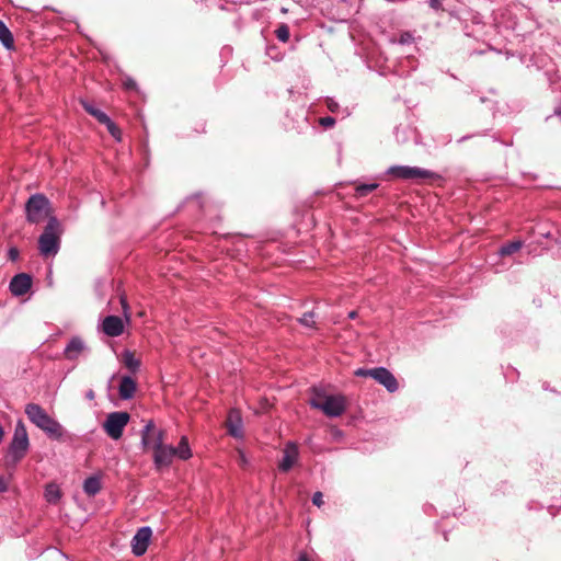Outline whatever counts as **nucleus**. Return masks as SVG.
Wrapping results in <instances>:
<instances>
[{
  "mask_svg": "<svg viewBox=\"0 0 561 561\" xmlns=\"http://www.w3.org/2000/svg\"><path fill=\"white\" fill-rule=\"evenodd\" d=\"M144 448L153 449L152 461L157 470L169 468L175 458L174 446L164 443L165 433L157 430L152 420L148 421L140 432Z\"/></svg>",
  "mask_w": 561,
  "mask_h": 561,
  "instance_id": "f257e3e1",
  "label": "nucleus"
},
{
  "mask_svg": "<svg viewBox=\"0 0 561 561\" xmlns=\"http://www.w3.org/2000/svg\"><path fill=\"white\" fill-rule=\"evenodd\" d=\"M25 414L28 420L53 439H61L64 435L62 425L50 417L47 412L36 403H28L25 407Z\"/></svg>",
  "mask_w": 561,
  "mask_h": 561,
  "instance_id": "f03ea898",
  "label": "nucleus"
},
{
  "mask_svg": "<svg viewBox=\"0 0 561 561\" xmlns=\"http://www.w3.org/2000/svg\"><path fill=\"white\" fill-rule=\"evenodd\" d=\"M62 228L55 216H50L38 238V250L43 256H55L60 249V237Z\"/></svg>",
  "mask_w": 561,
  "mask_h": 561,
  "instance_id": "7ed1b4c3",
  "label": "nucleus"
},
{
  "mask_svg": "<svg viewBox=\"0 0 561 561\" xmlns=\"http://www.w3.org/2000/svg\"><path fill=\"white\" fill-rule=\"evenodd\" d=\"M25 218L28 224L37 225L51 215L50 201L42 193L32 194L25 203Z\"/></svg>",
  "mask_w": 561,
  "mask_h": 561,
  "instance_id": "20e7f679",
  "label": "nucleus"
},
{
  "mask_svg": "<svg viewBox=\"0 0 561 561\" xmlns=\"http://www.w3.org/2000/svg\"><path fill=\"white\" fill-rule=\"evenodd\" d=\"M386 175L405 181L440 180L442 176L427 169L411 165H391L385 171Z\"/></svg>",
  "mask_w": 561,
  "mask_h": 561,
  "instance_id": "39448f33",
  "label": "nucleus"
},
{
  "mask_svg": "<svg viewBox=\"0 0 561 561\" xmlns=\"http://www.w3.org/2000/svg\"><path fill=\"white\" fill-rule=\"evenodd\" d=\"M30 447V440L26 427L22 421H18L15 424L13 437L9 445L8 457L12 462L16 463L21 461Z\"/></svg>",
  "mask_w": 561,
  "mask_h": 561,
  "instance_id": "423d86ee",
  "label": "nucleus"
},
{
  "mask_svg": "<svg viewBox=\"0 0 561 561\" xmlns=\"http://www.w3.org/2000/svg\"><path fill=\"white\" fill-rule=\"evenodd\" d=\"M310 405L321 410L330 417H337L342 415L345 410V402L341 396H327L322 401L320 399H311Z\"/></svg>",
  "mask_w": 561,
  "mask_h": 561,
  "instance_id": "0eeeda50",
  "label": "nucleus"
},
{
  "mask_svg": "<svg viewBox=\"0 0 561 561\" xmlns=\"http://www.w3.org/2000/svg\"><path fill=\"white\" fill-rule=\"evenodd\" d=\"M129 419L127 412H112L107 414L103 428L112 439H119Z\"/></svg>",
  "mask_w": 561,
  "mask_h": 561,
  "instance_id": "6e6552de",
  "label": "nucleus"
},
{
  "mask_svg": "<svg viewBox=\"0 0 561 561\" xmlns=\"http://www.w3.org/2000/svg\"><path fill=\"white\" fill-rule=\"evenodd\" d=\"M152 536V529L149 526L140 527L131 539V551L136 557H141L146 553L150 539Z\"/></svg>",
  "mask_w": 561,
  "mask_h": 561,
  "instance_id": "1a4fd4ad",
  "label": "nucleus"
},
{
  "mask_svg": "<svg viewBox=\"0 0 561 561\" xmlns=\"http://www.w3.org/2000/svg\"><path fill=\"white\" fill-rule=\"evenodd\" d=\"M373 374V379L376 380L378 383L382 385L387 389V391L392 393L398 390L399 385L396 377L386 367H375Z\"/></svg>",
  "mask_w": 561,
  "mask_h": 561,
  "instance_id": "9d476101",
  "label": "nucleus"
},
{
  "mask_svg": "<svg viewBox=\"0 0 561 561\" xmlns=\"http://www.w3.org/2000/svg\"><path fill=\"white\" fill-rule=\"evenodd\" d=\"M32 287V277L26 273H20L12 277L9 284L11 294L15 297L25 295Z\"/></svg>",
  "mask_w": 561,
  "mask_h": 561,
  "instance_id": "9b49d317",
  "label": "nucleus"
},
{
  "mask_svg": "<svg viewBox=\"0 0 561 561\" xmlns=\"http://www.w3.org/2000/svg\"><path fill=\"white\" fill-rule=\"evenodd\" d=\"M299 456L298 447L294 442H288L283 450V458L279 461L278 468L283 472L289 471Z\"/></svg>",
  "mask_w": 561,
  "mask_h": 561,
  "instance_id": "f8f14e48",
  "label": "nucleus"
},
{
  "mask_svg": "<svg viewBox=\"0 0 561 561\" xmlns=\"http://www.w3.org/2000/svg\"><path fill=\"white\" fill-rule=\"evenodd\" d=\"M102 331L111 337L119 336L124 331L123 320L118 316H107L102 322Z\"/></svg>",
  "mask_w": 561,
  "mask_h": 561,
  "instance_id": "ddd939ff",
  "label": "nucleus"
},
{
  "mask_svg": "<svg viewBox=\"0 0 561 561\" xmlns=\"http://www.w3.org/2000/svg\"><path fill=\"white\" fill-rule=\"evenodd\" d=\"M88 347L80 336H73L67 343L64 355L68 360H76Z\"/></svg>",
  "mask_w": 561,
  "mask_h": 561,
  "instance_id": "4468645a",
  "label": "nucleus"
},
{
  "mask_svg": "<svg viewBox=\"0 0 561 561\" xmlns=\"http://www.w3.org/2000/svg\"><path fill=\"white\" fill-rule=\"evenodd\" d=\"M137 389L136 381L130 376H123L118 386L121 399L130 400L134 398Z\"/></svg>",
  "mask_w": 561,
  "mask_h": 561,
  "instance_id": "2eb2a0df",
  "label": "nucleus"
},
{
  "mask_svg": "<svg viewBox=\"0 0 561 561\" xmlns=\"http://www.w3.org/2000/svg\"><path fill=\"white\" fill-rule=\"evenodd\" d=\"M174 449L175 458L180 460H188L193 455L186 436L181 437L179 445Z\"/></svg>",
  "mask_w": 561,
  "mask_h": 561,
  "instance_id": "dca6fc26",
  "label": "nucleus"
},
{
  "mask_svg": "<svg viewBox=\"0 0 561 561\" xmlns=\"http://www.w3.org/2000/svg\"><path fill=\"white\" fill-rule=\"evenodd\" d=\"M101 490V481L96 476H91L87 478L83 482V491L89 496H94Z\"/></svg>",
  "mask_w": 561,
  "mask_h": 561,
  "instance_id": "f3484780",
  "label": "nucleus"
},
{
  "mask_svg": "<svg viewBox=\"0 0 561 561\" xmlns=\"http://www.w3.org/2000/svg\"><path fill=\"white\" fill-rule=\"evenodd\" d=\"M122 359L126 368L130 370V373L135 374L140 368V360L137 359L133 352L126 350L122 354Z\"/></svg>",
  "mask_w": 561,
  "mask_h": 561,
  "instance_id": "a211bd4d",
  "label": "nucleus"
},
{
  "mask_svg": "<svg viewBox=\"0 0 561 561\" xmlns=\"http://www.w3.org/2000/svg\"><path fill=\"white\" fill-rule=\"evenodd\" d=\"M44 496L48 503L56 504L61 497L59 486L55 483H48L45 486Z\"/></svg>",
  "mask_w": 561,
  "mask_h": 561,
  "instance_id": "6ab92c4d",
  "label": "nucleus"
},
{
  "mask_svg": "<svg viewBox=\"0 0 561 561\" xmlns=\"http://www.w3.org/2000/svg\"><path fill=\"white\" fill-rule=\"evenodd\" d=\"M524 245V242L522 240H514L512 242L503 244L499 251V256H507L511 255L517 251H519Z\"/></svg>",
  "mask_w": 561,
  "mask_h": 561,
  "instance_id": "aec40b11",
  "label": "nucleus"
},
{
  "mask_svg": "<svg viewBox=\"0 0 561 561\" xmlns=\"http://www.w3.org/2000/svg\"><path fill=\"white\" fill-rule=\"evenodd\" d=\"M0 42L8 49H11L14 44V39H13V35H12L11 31L8 28V26L2 21H0Z\"/></svg>",
  "mask_w": 561,
  "mask_h": 561,
  "instance_id": "412c9836",
  "label": "nucleus"
},
{
  "mask_svg": "<svg viewBox=\"0 0 561 561\" xmlns=\"http://www.w3.org/2000/svg\"><path fill=\"white\" fill-rule=\"evenodd\" d=\"M228 432L231 436L236 438L242 437V421L239 416H237L236 420H233L232 413H230L229 416Z\"/></svg>",
  "mask_w": 561,
  "mask_h": 561,
  "instance_id": "4be33fe9",
  "label": "nucleus"
},
{
  "mask_svg": "<svg viewBox=\"0 0 561 561\" xmlns=\"http://www.w3.org/2000/svg\"><path fill=\"white\" fill-rule=\"evenodd\" d=\"M379 186L378 183L359 184L355 187V196L357 198L367 196L370 192Z\"/></svg>",
  "mask_w": 561,
  "mask_h": 561,
  "instance_id": "5701e85b",
  "label": "nucleus"
},
{
  "mask_svg": "<svg viewBox=\"0 0 561 561\" xmlns=\"http://www.w3.org/2000/svg\"><path fill=\"white\" fill-rule=\"evenodd\" d=\"M275 35L279 42H282V43L288 42L289 36H290L289 26L285 23L280 24L275 30Z\"/></svg>",
  "mask_w": 561,
  "mask_h": 561,
  "instance_id": "b1692460",
  "label": "nucleus"
},
{
  "mask_svg": "<svg viewBox=\"0 0 561 561\" xmlns=\"http://www.w3.org/2000/svg\"><path fill=\"white\" fill-rule=\"evenodd\" d=\"M314 312L313 311H308V312H305L299 319H298V322L306 327V328H316V321H314Z\"/></svg>",
  "mask_w": 561,
  "mask_h": 561,
  "instance_id": "393cba45",
  "label": "nucleus"
},
{
  "mask_svg": "<svg viewBox=\"0 0 561 561\" xmlns=\"http://www.w3.org/2000/svg\"><path fill=\"white\" fill-rule=\"evenodd\" d=\"M414 42H415V37H414L413 33H411V32H404V33L400 34V37L398 39V43L400 45H408V46L414 44Z\"/></svg>",
  "mask_w": 561,
  "mask_h": 561,
  "instance_id": "a878e982",
  "label": "nucleus"
},
{
  "mask_svg": "<svg viewBox=\"0 0 561 561\" xmlns=\"http://www.w3.org/2000/svg\"><path fill=\"white\" fill-rule=\"evenodd\" d=\"M90 115L95 117L98 119V122L103 125H106L111 121L108 115L99 108H95Z\"/></svg>",
  "mask_w": 561,
  "mask_h": 561,
  "instance_id": "bb28decb",
  "label": "nucleus"
},
{
  "mask_svg": "<svg viewBox=\"0 0 561 561\" xmlns=\"http://www.w3.org/2000/svg\"><path fill=\"white\" fill-rule=\"evenodd\" d=\"M90 115L95 117L98 119V122L103 125H106L111 121L108 115L99 108H95Z\"/></svg>",
  "mask_w": 561,
  "mask_h": 561,
  "instance_id": "cd10ccee",
  "label": "nucleus"
},
{
  "mask_svg": "<svg viewBox=\"0 0 561 561\" xmlns=\"http://www.w3.org/2000/svg\"><path fill=\"white\" fill-rule=\"evenodd\" d=\"M106 128L108 130V133L116 139V140H121V136H122V131L121 129L118 128V126L111 119L110 123H107L106 125Z\"/></svg>",
  "mask_w": 561,
  "mask_h": 561,
  "instance_id": "c85d7f7f",
  "label": "nucleus"
},
{
  "mask_svg": "<svg viewBox=\"0 0 561 561\" xmlns=\"http://www.w3.org/2000/svg\"><path fill=\"white\" fill-rule=\"evenodd\" d=\"M325 104H327L328 110L332 113L336 114L341 110L339 103L332 98H327Z\"/></svg>",
  "mask_w": 561,
  "mask_h": 561,
  "instance_id": "c756f323",
  "label": "nucleus"
},
{
  "mask_svg": "<svg viewBox=\"0 0 561 561\" xmlns=\"http://www.w3.org/2000/svg\"><path fill=\"white\" fill-rule=\"evenodd\" d=\"M20 257V251L16 247H11L8 250V259L12 262L18 261Z\"/></svg>",
  "mask_w": 561,
  "mask_h": 561,
  "instance_id": "7c9ffc66",
  "label": "nucleus"
},
{
  "mask_svg": "<svg viewBox=\"0 0 561 561\" xmlns=\"http://www.w3.org/2000/svg\"><path fill=\"white\" fill-rule=\"evenodd\" d=\"M374 368H358L355 370V375L358 377H370L373 378Z\"/></svg>",
  "mask_w": 561,
  "mask_h": 561,
  "instance_id": "2f4dec72",
  "label": "nucleus"
},
{
  "mask_svg": "<svg viewBox=\"0 0 561 561\" xmlns=\"http://www.w3.org/2000/svg\"><path fill=\"white\" fill-rule=\"evenodd\" d=\"M123 87L126 89V90H136L137 89V83L136 81L133 79V78H125L123 80Z\"/></svg>",
  "mask_w": 561,
  "mask_h": 561,
  "instance_id": "473e14b6",
  "label": "nucleus"
},
{
  "mask_svg": "<svg viewBox=\"0 0 561 561\" xmlns=\"http://www.w3.org/2000/svg\"><path fill=\"white\" fill-rule=\"evenodd\" d=\"M320 124L325 128L333 127L335 125V118L332 116L322 117L320 118Z\"/></svg>",
  "mask_w": 561,
  "mask_h": 561,
  "instance_id": "72a5a7b5",
  "label": "nucleus"
},
{
  "mask_svg": "<svg viewBox=\"0 0 561 561\" xmlns=\"http://www.w3.org/2000/svg\"><path fill=\"white\" fill-rule=\"evenodd\" d=\"M312 503L318 507L323 504V494L320 491L313 493Z\"/></svg>",
  "mask_w": 561,
  "mask_h": 561,
  "instance_id": "f704fd0d",
  "label": "nucleus"
},
{
  "mask_svg": "<svg viewBox=\"0 0 561 561\" xmlns=\"http://www.w3.org/2000/svg\"><path fill=\"white\" fill-rule=\"evenodd\" d=\"M8 488H9L8 480L3 476H0V493L8 491Z\"/></svg>",
  "mask_w": 561,
  "mask_h": 561,
  "instance_id": "c9c22d12",
  "label": "nucleus"
},
{
  "mask_svg": "<svg viewBox=\"0 0 561 561\" xmlns=\"http://www.w3.org/2000/svg\"><path fill=\"white\" fill-rule=\"evenodd\" d=\"M81 104L85 112H88L89 114H91L96 108L93 104L89 103L88 101H81Z\"/></svg>",
  "mask_w": 561,
  "mask_h": 561,
  "instance_id": "e433bc0d",
  "label": "nucleus"
},
{
  "mask_svg": "<svg viewBox=\"0 0 561 561\" xmlns=\"http://www.w3.org/2000/svg\"><path fill=\"white\" fill-rule=\"evenodd\" d=\"M430 7L432 9H434L435 11H438L440 10L443 7H442V0H430Z\"/></svg>",
  "mask_w": 561,
  "mask_h": 561,
  "instance_id": "4c0bfd02",
  "label": "nucleus"
},
{
  "mask_svg": "<svg viewBox=\"0 0 561 561\" xmlns=\"http://www.w3.org/2000/svg\"><path fill=\"white\" fill-rule=\"evenodd\" d=\"M238 453H239V462H240V465L243 466V467L247 466L249 463V461H248V458H247L245 454L242 450H239Z\"/></svg>",
  "mask_w": 561,
  "mask_h": 561,
  "instance_id": "58836bf2",
  "label": "nucleus"
},
{
  "mask_svg": "<svg viewBox=\"0 0 561 561\" xmlns=\"http://www.w3.org/2000/svg\"><path fill=\"white\" fill-rule=\"evenodd\" d=\"M296 561H311L305 552L300 553Z\"/></svg>",
  "mask_w": 561,
  "mask_h": 561,
  "instance_id": "ea45409f",
  "label": "nucleus"
},
{
  "mask_svg": "<svg viewBox=\"0 0 561 561\" xmlns=\"http://www.w3.org/2000/svg\"><path fill=\"white\" fill-rule=\"evenodd\" d=\"M87 398H88V399H90V400L94 399V392H93V390H89V391L87 392Z\"/></svg>",
  "mask_w": 561,
  "mask_h": 561,
  "instance_id": "a19ab883",
  "label": "nucleus"
},
{
  "mask_svg": "<svg viewBox=\"0 0 561 561\" xmlns=\"http://www.w3.org/2000/svg\"><path fill=\"white\" fill-rule=\"evenodd\" d=\"M3 436H4V431H3L2 425L0 424V443H1V442H2V439H3Z\"/></svg>",
  "mask_w": 561,
  "mask_h": 561,
  "instance_id": "79ce46f5",
  "label": "nucleus"
},
{
  "mask_svg": "<svg viewBox=\"0 0 561 561\" xmlns=\"http://www.w3.org/2000/svg\"><path fill=\"white\" fill-rule=\"evenodd\" d=\"M554 115H558V116L561 115V107L554 108Z\"/></svg>",
  "mask_w": 561,
  "mask_h": 561,
  "instance_id": "37998d69",
  "label": "nucleus"
},
{
  "mask_svg": "<svg viewBox=\"0 0 561 561\" xmlns=\"http://www.w3.org/2000/svg\"><path fill=\"white\" fill-rule=\"evenodd\" d=\"M348 317H350L351 319H354V318L356 317V311H351V312H350V314H348Z\"/></svg>",
  "mask_w": 561,
  "mask_h": 561,
  "instance_id": "c03bdc74",
  "label": "nucleus"
},
{
  "mask_svg": "<svg viewBox=\"0 0 561 561\" xmlns=\"http://www.w3.org/2000/svg\"><path fill=\"white\" fill-rule=\"evenodd\" d=\"M558 243L561 245V240H560V241H558Z\"/></svg>",
  "mask_w": 561,
  "mask_h": 561,
  "instance_id": "a18cd8bd",
  "label": "nucleus"
}]
</instances>
